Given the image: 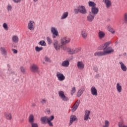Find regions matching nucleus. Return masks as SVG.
<instances>
[{
    "label": "nucleus",
    "instance_id": "f257e3e1",
    "mask_svg": "<svg viewBox=\"0 0 127 127\" xmlns=\"http://www.w3.org/2000/svg\"><path fill=\"white\" fill-rule=\"evenodd\" d=\"M112 42L109 41L106 42L103 45V52H97L94 54V56H105L106 55H110L113 54L115 52V50L113 49V47L110 46Z\"/></svg>",
    "mask_w": 127,
    "mask_h": 127
},
{
    "label": "nucleus",
    "instance_id": "f03ea898",
    "mask_svg": "<svg viewBox=\"0 0 127 127\" xmlns=\"http://www.w3.org/2000/svg\"><path fill=\"white\" fill-rule=\"evenodd\" d=\"M70 41L71 39L70 38L68 37H64L61 39L60 45L57 40H55L53 42L54 47L56 51H58L60 50V49L62 47L63 45H66V44L70 43Z\"/></svg>",
    "mask_w": 127,
    "mask_h": 127
},
{
    "label": "nucleus",
    "instance_id": "7ed1b4c3",
    "mask_svg": "<svg viewBox=\"0 0 127 127\" xmlns=\"http://www.w3.org/2000/svg\"><path fill=\"white\" fill-rule=\"evenodd\" d=\"M54 116H51L50 117L47 116L42 117L41 118L40 121L43 125L48 124L50 127H53V123L52 122L54 120Z\"/></svg>",
    "mask_w": 127,
    "mask_h": 127
},
{
    "label": "nucleus",
    "instance_id": "20e7f679",
    "mask_svg": "<svg viewBox=\"0 0 127 127\" xmlns=\"http://www.w3.org/2000/svg\"><path fill=\"white\" fill-rule=\"evenodd\" d=\"M59 95L60 98L62 99V101H64V102H68V101H69V98L65 96V94H64V91H60L59 92Z\"/></svg>",
    "mask_w": 127,
    "mask_h": 127
},
{
    "label": "nucleus",
    "instance_id": "39448f33",
    "mask_svg": "<svg viewBox=\"0 0 127 127\" xmlns=\"http://www.w3.org/2000/svg\"><path fill=\"white\" fill-rule=\"evenodd\" d=\"M77 116L74 115H71L69 118V123L68 124L69 127H70V126H72L73 125V123L74 122H75V121H77Z\"/></svg>",
    "mask_w": 127,
    "mask_h": 127
},
{
    "label": "nucleus",
    "instance_id": "423d86ee",
    "mask_svg": "<svg viewBox=\"0 0 127 127\" xmlns=\"http://www.w3.org/2000/svg\"><path fill=\"white\" fill-rule=\"evenodd\" d=\"M51 32L53 34V38H56L59 35L58 31L55 27H53L51 28Z\"/></svg>",
    "mask_w": 127,
    "mask_h": 127
},
{
    "label": "nucleus",
    "instance_id": "0eeeda50",
    "mask_svg": "<svg viewBox=\"0 0 127 127\" xmlns=\"http://www.w3.org/2000/svg\"><path fill=\"white\" fill-rule=\"evenodd\" d=\"M57 77L59 81H64V80H65V76H64V74L59 71L57 72Z\"/></svg>",
    "mask_w": 127,
    "mask_h": 127
},
{
    "label": "nucleus",
    "instance_id": "6e6552de",
    "mask_svg": "<svg viewBox=\"0 0 127 127\" xmlns=\"http://www.w3.org/2000/svg\"><path fill=\"white\" fill-rule=\"evenodd\" d=\"M78 10L80 13H82V14H86L87 13V10H86L85 6L79 5L78 6Z\"/></svg>",
    "mask_w": 127,
    "mask_h": 127
},
{
    "label": "nucleus",
    "instance_id": "1a4fd4ad",
    "mask_svg": "<svg viewBox=\"0 0 127 127\" xmlns=\"http://www.w3.org/2000/svg\"><path fill=\"white\" fill-rule=\"evenodd\" d=\"M38 66L35 64H32L30 66V70L33 73H37L38 72Z\"/></svg>",
    "mask_w": 127,
    "mask_h": 127
},
{
    "label": "nucleus",
    "instance_id": "9d476101",
    "mask_svg": "<svg viewBox=\"0 0 127 127\" xmlns=\"http://www.w3.org/2000/svg\"><path fill=\"white\" fill-rule=\"evenodd\" d=\"M79 105H80V100H77L72 107L71 111L72 112H75V111L78 109Z\"/></svg>",
    "mask_w": 127,
    "mask_h": 127
},
{
    "label": "nucleus",
    "instance_id": "9b49d317",
    "mask_svg": "<svg viewBox=\"0 0 127 127\" xmlns=\"http://www.w3.org/2000/svg\"><path fill=\"white\" fill-rule=\"evenodd\" d=\"M35 25V23L33 21H30L28 24V28L30 30H33L34 29V26Z\"/></svg>",
    "mask_w": 127,
    "mask_h": 127
},
{
    "label": "nucleus",
    "instance_id": "f8f14e48",
    "mask_svg": "<svg viewBox=\"0 0 127 127\" xmlns=\"http://www.w3.org/2000/svg\"><path fill=\"white\" fill-rule=\"evenodd\" d=\"M77 67L79 70H83L85 68V64L82 62H78L77 63Z\"/></svg>",
    "mask_w": 127,
    "mask_h": 127
},
{
    "label": "nucleus",
    "instance_id": "ddd939ff",
    "mask_svg": "<svg viewBox=\"0 0 127 127\" xmlns=\"http://www.w3.org/2000/svg\"><path fill=\"white\" fill-rule=\"evenodd\" d=\"M94 18H95V15H92V13L90 12L89 14L87 16V20L89 22H92L93 20H94Z\"/></svg>",
    "mask_w": 127,
    "mask_h": 127
},
{
    "label": "nucleus",
    "instance_id": "4468645a",
    "mask_svg": "<svg viewBox=\"0 0 127 127\" xmlns=\"http://www.w3.org/2000/svg\"><path fill=\"white\" fill-rule=\"evenodd\" d=\"M81 35L84 39H86L87 37H88V32H87V30L86 29H83L81 32Z\"/></svg>",
    "mask_w": 127,
    "mask_h": 127
},
{
    "label": "nucleus",
    "instance_id": "2eb2a0df",
    "mask_svg": "<svg viewBox=\"0 0 127 127\" xmlns=\"http://www.w3.org/2000/svg\"><path fill=\"white\" fill-rule=\"evenodd\" d=\"M0 51L2 55H3V56H6V55H7V51L5 48L1 47L0 48Z\"/></svg>",
    "mask_w": 127,
    "mask_h": 127
},
{
    "label": "nucleus",
    "instance_id": "dca6fc26",
    "mask_svg": "<svg viewBox=\"0 0 127 127\" xmlns=\"http://www.w3.org/2000/svg\"><path fill=\"white\" fill-rule=\"evenodd\" d=\"M103 2L105 3L107 8H110L112 6V2L110 0H103Z\"/></svg>",
    "mask_w": 127,
    "mask_h": 127
},
{
    "label": "nucleus",
    "instance_id": "f3484780",
    "mask_svg": "<svg viewBox=\"0 0 127 127\" xmlns=\"http://www.w3.org/2000/svg\"><path fill=\"white\" fill-rule=\"evenodd\" d=\"M91 92L93 96H98V91H97V89H96V87H95V86H92L91 87Z\"/></svg>",
    "mask_w": 127,
    "mask_h": 127
},
{
    "label": "nucleus",
    "instance_id": "a211bd4d",
    "mask_svg": "<svg viewBox=\"0 0 127 127\" xmlns=\"http://www.w3.org/2000/svg\"><path fill=\"white\" fill-rule=\"evenodd\" d=\"M91 12L94 15L98 14V12H99V8L97 7H92L91 8Z\"/></svg>",
    "mask_w": 127,
    "mask_h": 127
},
{
    "label": "nucleus",
    "instance_id": "6ab92c4d",
    "mask_svg": "<svg viewBox=\"0 0 127 127\" xmlns=\"http://www.w3.org/2000/svg\"><path fill=\"white\" fill-rule=\"evenodd\" d=\"M106 36V34L104 31L99 30L98 32V37L100 39H103Z\"/></svg>",
    "mask_w": 127,
    "mask_h": 127
},
{
    "label": "nucleus",
    "instance_id": "aec40b11",
    "mask_svg": "<svg viewBox=\"0 0 127 127\" xmlns=\"http://www.w3.org/2000/svg\"><path fill=\"white\" fill-rule=\"evenodd\" d=\"M4 115L6 120L10 121L12 119V116H11V114H10L9 112H5Z\"/></svg>",
    "mask_w": 127,
    "mask_h": 127
},
{
    "label": "nucleus",
    "instance_id": "412c9836",
    "mask_svg": "<svg viewBox=\"0 0 127 127\" xmlns=\"http://www.w3.org/2000/svg\"><path fill=\"white\" fill-rule=\"evenodd\" d=\"M90 112H86L84 115V121H88V120H91V118H90Z\"/></svg>",
    "mask_w": 127,
    "mask_h": 127
},
{
    "label": "nucleus",
    "instance_id": "4be33fe9",
    "mask_svg": "<svg viewBox=\"0 0 127 127\" xmlns=\"http://www.w3.org/2000/svg\"><path fill=\"white\" fill-rule=\"evenodd\" d=\"M119 64L121 65V68L122 70L124 71V72H126L127 70V66L125 65V64L123 63L122 62H119Z\"/></svg>",
    "mask_w": 127,
    "mask_h": 127
},
{
    "label": "nucleus",
    "instance_id": "5701e85b",
    "mask_svg": "<svg viewBox=\"0 0 127 127\" xmlns=\"http://www.w3.org/2000/svg\"><path fill=\"white\" fill-rule=\"evenodd\" d=\"M116 89L118 93H122L123 88L122 87V85H121V84H120V83H117L116 85Z\"/></svg>",
    "mask_w": 127,
    "mask_h": 127
},
{
    "label": "nucleus",
    "instance_id": "b1692460",
    "mask_svg": "<svg viewBox=\"0 0 127 127\" xmlns=\"http://www.w3.org/2000/svg\"><path fill=\"white\" fill-rule=\"evenodd\" d=\"M19 39L18 38V36L16 35H14L12 37V41L14 42V43H18Z\"/></svg>",
    "mask_w": 127,
    "mask_h": 127
},
{
    "label": "nucleus",
    "instance_id": "393cba45",
    "mask_svg": "<svg viewBox=\"0 0 127 127\" xmlns=\"http://www.w3.org/2000/svg\"><path fill=\"white\" fill-rule=\"evenodd\" d=\"M67 52L69 54L73 55V54H75V53L76 52V49H71L70 48H67Z\"/></svg>",
    "mask_w": 127,
    "mask_h": 127
},
{
    "label": "nucleus",
    "instance_id": "a878e982",
    "mask_svg": "<svg viewBox=\"0 0 127 127\" xmlns=\"http://www.w3.org/2000/svg\"><path fill=\"white\" fill-rule=\"evenodd\" d=\"M68 15H69V13L66 11L63 13L62 15L61 16V19H65L68 17Z\"/></svg>",
    "mask_w": 127,
    "mask_h": 127
},
{
    "label": "nucleus",
    "instance_id": "bb28decb",
    "mask_svg": "<svg viewBox=\"0 0 127 127\" xmlns=\"http://www.w3.org/2000/svg\"><path fill=\"white\" fill-rule=\"evenodd\" d=\"M107 29L108 31H109V32H111V33H112V34H115V33H116V31L115 30V29H114V28H113V27H112V26H111L110 25L108 26Z\"/></svg>",
    "mask_w": 127,
    "mask_h": 127
},
{
    "label": "nucleus",
    "instance_id": "cd10ccee",
    "mask_svg": "<svg viewBox=\"0 0 127 127\" xmlns=\"http://www.w3.org/2000/svg\"><path fill=\"white\" fill-rule=\"evenodd\" d=\"M29 122L30 124H33L34 123V116L33 115H31L29 118Z\"/></svg>",
    "mask_w": 127,
    "mask_h": 127
},
{
    "label": "nucleus",
    "instance_id": "c85d7f7f",
    "mask_svg": "<svg viewBox=\"0 0 127 127\" xmlns=\"http://www.w3.org/2000/svg\"><path fill=\"white\" fill-rule=\"evenodd\" d=\"M69 61H64L62 63V65L64 67H68V66H69Z\"/></svg>",
    "mask_w": 127,
    "mask_h": 127
},
{
    "label": "nucleus",
    "instance_id": "c756f323",
    "mask_svg": "<svg viewBox=\"0 0 127 127\" xmlns=\"http://www.w3.org/2000/svg\"><path fill=\"white\" fill-rule=\"evenodd\" d=\"M88 5L90 7H96V3L94 1H89L88 2Z\"/></svg>",
    "mask_w": 127,
    "mask_h": 127
},
{
    "label": "nucleus",
    "instance_id": "7c9ffc66",
    "mask_svg": "<svg viewBox=\"0 0 127 127\" xmlns=\"http://www.w3.org/2000/svg\"><path fill=\"white\" fill-rule=\"evenodd\" d=\"M35 49L36 52H40V51H42V50H43V47H39L38 46H36L35 47Z\"/></svg>",
    "mask_w": 127,
    "mask_h": 127
},
{
    "label": "nucleus",
    "instance_id": "2f4dec72",
    "mask_svg": "<svg viewBox=\"0 0 127 127\" xmlns=\"http://www.w3.org/2000/svg\"><path fill=\"white\" fill-rule=\"evenodd\" d=\"M124 21L127 24V12L124 13L123 16Z\"/></svg>",
    "mask_w": 127,
    "mask_h": 127
},
{
    "label": "nucleus",
    "instance_id": "473e14b6",
    "mask_svg": "<svg viewBox=\"0 0 127 127\" xmlns=\"http://www.w3.org/2000/svg\"><path fill=\"white\" fill-rule=\"evenodd\" d=\"M84 91L83 90V89H80L79 90H78V91L77 93V97H81V96H82V94H83Z\"/></svg>",
    "mask_w": 127,
    "mask_h": 127
},
{
    "label": "nucleus",
    "instance_id": "72a5a7b5",
    "mask_svg": "<svg viewBox=\"0 0 127 127\" xmlns=\"http://www.w3.org/2000/svg\"><path fill=\"white\" fill-rule=\"evenodd\" d=\"M110 126V122L108 120H105L104 122V125L103 126V127H109Z\"/></svg>",
    "mask_w": 127,
    "mask_h": 127
},
{
    "label": "nucleus",
    "instance_id": "f704fd0d",
    "mask_svg": "<svg viewBox=\"0 0 127 127\" xmlns=\"http://www.w3.org/2000/svg\"><path fill=\"white\" fill-rule=\"evenodd\" d=\"M39 45H41V46H46V43L44 40L40 41L38 43Z\"/></svg>",
    "mask_w": 127,
    "mask_h": 127
},
{
    "label": "nucleus",
    "instance_id": "c9c22d12",
    "mask_svg": "<svg viewBox=\"0 0 127 127\" xmlns=\"http://www.w3.org/2000/svg\"><path fill=\"white\" fill-rule=\"evenodd\" d=\"M47 41L48 44H49V45H51V44H52V39H51L50 37H47Z\"/></svg>",
    "mask_w": 127,
    "mask_h": 127
},
{
    "label": "nucleus",
    "instance_id": "e433bc0d",
    "mask_svg": "<svg viewBox=\"0 0 127 127\" xmlns=\"http://www.w3.org/2000/svg\"><path fill=\"white\" fill-rule=\"evenodd\" d=\"M75 93H76V87H72V88L70 91V94L72 96H73L74 95V94H75Z\"/></svg>",
    "mask_w": 127,
    "mask_h": 127
},
{
    "label": "nucleus",
    "instance_id": "4c0bfd02",
    "mask_svg": "<svg viewBox=\"0 0 127 127\" xmlns=\"http://www.w3.org/2000/svg\"><path fill=\"white\" fill-rule=\"evenodd\" d=\"M7 67H8V71H9V72H10V74H14V72L13 71H11V68H10V65H9V64H8L7 65Z\"/></svg>",
    "mask_w": 127,
    "mask_h": 127
},
{
    "label": "nucleus",
    "instance_id": "58836bf2",
    "mask_svg": "<svg viewBox=\"0 0 127 127\" xmlns=\"http://www.w3.org/2000/svg\"><path fill=\"white\" fill-rule=\"evenodd\" d=\"M2 27L5 30H8V27L7 26V24H6V23H4L2 25Z\"/></svg>",
    "mask_w": 127,
    "mask_h": 127
},
{
    "label": "nucleus",
    "instance_id": "ea45409f",
    "mask_svg": "<svg viewBox=\"0 0 127 127\" xmlns=\"http://www.w3.org/2000/svg\"><path fill=\"white\" fill-rule=\"evenodd\" d=\"M61 48L63 49V50L64 51H67V52H68V47H67V46H65V45H63L62 47H61Z\"/></svg>",
    "mask_w": 127,
    "mask_h": 127
},
{
    "label": "nucleus",
    "instance_id": "a19ab883",
    "mask_svg": "<svg viewBox=\"0 0 127 127\" xmlns=\"http://www.w3.org/2000/svg\"><path fill=\"white\" fill-rule=\"evenodd\" d=\"M11 9H12V6H11V5L9 4H8L7 6V10H8V11H10Z\"/></svg>",
    "mask_w": 127,
    "mask_h": 127
},
{
    "label": "nucleus",
    "instance_id": "79ce46f5",
    "mask_svg": "<svg viewBox=\"0 0 127 127\" xmlns=\"http://www.w3.org/2000/svg\"><path fill=\"white\" fill-rule=\"evenodd\" d=\"M20 71L23 74H25V68L23 67V66L20 67Z\"/></svg>",
    "mask_w": 127,
    "mask_h": 127
},
{
    "label": "nucleus",
    "instance_id": "37998d69",
    "mask_svg": "<svg viewBox=\"0 0 127 127\" xmlns=\"http://www.w3.org/2000/svg\"><path fill=\"white\" fill-rule=\"evenodd\" d=\"M31 126L32 127H38V124H37V123H31Z\"/></svg>",
    "mask_w": 127,
    "mask_h": 127
},
{
    "label": "nucleus",
    "instance_id": "c03bdc74",
    "mask_svg": "<svg viewBox=\"0 0 127 127\" xmlns=\"http://www.w3.org/2000/svg\"><path fill=\"white\" fill-rule=\"evenodd\" d=\"M45 61H46V62H49V63L51 62V60H50V59L47 57H46L45 58Z\"/></svg>",
    "mask_w": 127,
    "mask_h": 127
},
{
    "label": "nucleus",
    "instance_id": "a18cd8bd",
    "mask_svg": "<svg viewBox=\"0 0 127 127\" xmlns=\"http://www.w3.org/2000/svg\"><path fill=\"white\" fill-rule=\"evenodd\" d=\"M74 13H75V14H78V13H79V12L78 7H77V8H75L74 9Z\"/></svg>",
    "mask_w": 127,
    "mask_h": 127
},
{
    "label": "nucleus",
    "instance_id": "49530a36",
    "mask_svg": "<svg viewBox=\"0 0 127 127\" xmlns=\"http://www.w3.org/2000/svg\"><path fill=\"white\" fill-rule=\"evenodd\" d=\"M12 1L15 2V3H18V2H20V1H21V0H12Z\"/></svg>",
    "mask_w": 127,
    "mask_h": 127
},
{
    "label": "nucleus",
    "instance_id": "de8ad7c7",
    "mask_svg": "<svg viewBox=\"0 0 127 127\" xmlns=\"http://www.w3.org/2000/svg\"><path fill=\"white\" fill-rule=\"evenodd\" d=\"M12 51L14 54H17V51L16 49H12Z\"/></svg>",
    "mask_w": 127,
    "mask_h": 127
},
{
    "label": "nucleus",
    "instance_id": "09e8293b",
    "mask_svg": "<svg viewBox=\"0 0 127 127\" xmlns=\"http://www.w3.org/2000/svg\"><path fill=\"white\" fill-rule=\"evenodd\" d=\"M41 104H42L43 105L44 104H46V100L45 99H42V101H41Z\"/></svg>",
    "mask_w": 127,
    "mask_h": 127
},
{
    "label": "nucleus",
    "instance_id": "8fccbe9b",
    "mask_svg": "<svg viewBox=\"0 0 127 127\" xmlns=\"http://www.w3.org/2000/svg\"><path fill=\"white\" fill-rule=\"evenodd\" d=\"M81 50H82V48H78L76 49L77 52H79V51H81Z\"/></svg>",
    "mask_w": 127,
    "mask_h": 127
},
{
    "label": "nucleus",
    "instance_id": "3c124183",
    "mask_svg": "<svg viewBox=\"0 0 127 127\" xmlns=\"http://www.w3.org/2000/svg\"><path fill=\"white\" fill-rule=\"evenodd\" d=\"M94 70L95 72H98V67H94Z\"/></svg>",
    "mask_w": 127,
    "mask_h": 127
},
{
    "label": "nucleus",
    "instance_id": "603ef678",
    "mask_svg": "<svg viewBox=\"0 0 127 127\" xmlns=\"http://www.w3.org/2000/svg\"><path fill=\"white\" fill-rule=\"evenodd\" d=\"M35 106H36V105L35 104V103H32V107H35Z\"/></svg>",
    "mask_w": 127,
    "mask_h": 127
},
{
    "label": "nucleus",
    "instance_id": "864d4df0",
    "mask_svg": "<svg viewBox=\"0 0 127 127\" xmlns=\"http://www.w3.org/2000/svg\"><path fill=\"white\" fill-rule=\"evenodd\" d=\"M119 127H127V126H120Z\"/></svg>",
    "mask_w": 127,
    "mask_h": 127
},
{
    "label": "nucleus",
    "instance_id": "5fc2aeb1",
    "mask_svg": "<svg viewBox=\"0 0 127 127\" xmlns=\"http://www.w3.org/2000/svg\"><path fill=\"white\" fill-rule=\"evenodd\" d=\"M33 1L36 2L37 1H38V0H33Z\"/></svg>",
    "mask_w": 127,
    "mask_h": 127
},
{
    "label": "nucleus",
    "instance_id": "6e6d98bb",
    "mask_svg": "<svg viewBox=\"0 0 127 127\" xmlns=\"http://www.w3.org/2000/svg\"><path fill=\"white\" fill-rule=\"evenodd\" d=\"M96 76H98V77H99V74H97Z\"/></svg>",
    "mask_w": 127,
    "mask_h": 127
},
{
    "label": "nucleus",
    "instance_id": "4d7b16f0",
    "mask_svg": "<svg viewBox=\"0 0 127 127\" xmlns=\"http://www.w3.org/2000/svg\"><path fill=\"white\" fill-rule=\"evenodd\" d=\"M100 50H102V49H99Z\"/></svg>",
    "mask_w": 127,
    "mask_h": 127
},
{
    "label": "nucleus",
    "instance_id": "13d9d810",
    "mask_svg": "<svg viewBox=\"0 0 127 127\" xmlns=\"http://www.w3.org/2000/svg\"><path fill=\"white\" fill-rule=\"evenodd\" d=\"M48 112H50V110L48 111Z\"/></svg>",
    "mask_w": 127,
    "mask_h": 127
}]
</instances>
